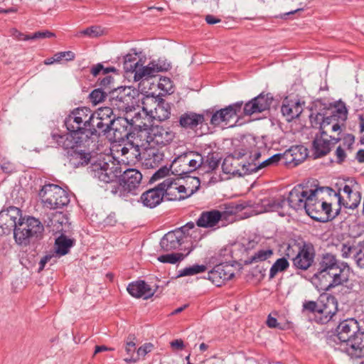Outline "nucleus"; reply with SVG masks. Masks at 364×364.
<instances>
[{
	"instance_id": "nucleus-1",
	"label": "nucleus",
	"mask_w": 364,
	"mask_h": 364,
	"mask_svg": "<svg viewBox=\"0 0 364 364\" xmlns=\"http://www.w3.org/2000/svg\"><path fill=\"white\" fill-rule=\"evenodd\" d=\"M93 121L90 108H75L64 119V125L68 132L63 134L52 133L51 137L63 149L87 148L97 139V131Z\"/></svg>"
},
{
	"instance_id": "nucleus-2",
	"label": "nucleus",
	"mask_w": 364,
	"mask_h": 364,
	"mask_svg": "<svg viewBox=\"0 0 364 364\" xmlns=\"http://www.w3.org/2000/svg\"><path fill=\"white\" fill-rule=\"evenodd\" d=\"M312 282L319 291H328L348 281L350 267L332 253L321 255L315 264Z\"/></svg>"
},
{
	"instance_id": "nucleus-3",
	"label": "nucleus",
	"mask_w": 364,
	"mask_h": 364,
	"mask_svg": "<svg viewBox=\"0 0 364 364\" xmlns=\"http://www.w3.org/2000/svg\"><path fill=\"white\" fill-rule=\"evenodd\" d=\"M90 146L63 149L67 151L69 163L74 168L85 166L90 164L87 170L90 175L99 181L109 183L114 181L120 171L117 167L110 166L102 156H92L89 150Z\"/></svg>"
},
{
	"instance_id": "nucleus-4",
	"label": "nucleus",
	"mask_w": 364,
	"mask_h": 364,
	"mask_svg": "<svg viewBox=\"0 0 364 364\" xmlns=\"http://www.w3.org/2000/svg\"><path fill=\"white\" fill-rule=\"evenodd\" d=\"M310 196V190L299 184L289 193L288 198L280 196L278 198H266L260 200L264 212L278 211L288 203L289 206L294 210H303L306 205V198Z\"/></svg>"
},
{
	"instance_id": "nucleus-5",
	"label": "nucleus",
	"mask_w": 364,
	"mask_h": 364,
	"mask_svg": "<svg viewBox=\"0 0 364 364\" xmlns=\"http://www.w3.org/2000/svg\"><path fill=\"white\" fill-rule=\"evenodd\" d=\"M175 133L169 127L156 125L151 126L148 130L141 131L137 134L141 143L131 144L136 152L139 148L143 150L154 149L155 146H165L172 141Z\"/></svg>"
},
{
	"instance_id": "nucleus-6",
	"label": "nucleus",
	"mask_w": 364,
	"mask_h": 364,
	"mask_svg": "<svg viewBox=\"0 0 364 364\" xmlns=\"http://www.w3.org/2000/svg\"><path fill=\"white\" fill-rule=\"evenodd\" d=\"M44 226L41 222L32 216L22 218L17 223V228L14 229V240L22 247H27L35 244L42 239Z\"/></svg>"
},
{
	"instance_id": "nucleus-7",
	"label": "nucleus",
	"mask_w": 364,
	"mask_h": 364,
	"mask_svg": "<svg viewBox=\"0 0 364 364\" xmlns=\"http://www.w3.org/2000/svg\"><path fill=\"white\" fill-rule=\"evenodd\" d=\"M38 196L43 206L49 209H58L67 206L70 196L66 191L58 185L48 183L42 186Z\"/></svg>"
},
{
	"instance_id": "nucleus-8",
	"label": "nucleus",
	"mask_w": 364,
	"mask_h": 364,
	"mask_svg": "<svg viewBox=\"0 0 364 364\" xmlns=\"http://www.w3.org/2000/svg\"><path fill=\"white\" fill-rule=\"evenodd\" d=\"M191 183L193 184V188L189 193L186 194L187 188L183 185H179L173 178H166L160 183L161 192L164 198L168 201L182 200L188 198L195 192H196L200 185V181L198 177L191 178Z\"/></svg>"
},
{
	"instance_id": "nucleus-9",
	"label": "nucleus",
	"mask_w": 364,
	"mask_h": 364,
	"mask_svg": "<svg viewBox=\"0 0 364 364\" xmlns=\"http://www.w3.org/2000/svg\"><path fill=\"white\" fill-rule=\"evenodd\" d=\"M112 166L116 167L114 164ZM117 167L120 171V173H122L120 167ZM141 179L142 174L140 171L134 168H128L122 174L119 173L114 181L108 183L116 182L117 186H112L111 192L113 194H119L121 196L124 191L136 194L134 191L139 188Z\"/></svg>"
},
{
	"instance_id": "nucleus-10",
	"label": "nucleus",
	"mask_w": 364,
	"mask_h": 364,
	"mask_svg": "<svg viewBox=\"0 0 364 364\" xmlns=\"http://www.w3.org/2000/svg\"><path fill=\"white\" fill-rule=\"evenodd\" d=\"M131 87H119L114 88L109 96V102L112 109L119 111L131 112L134 108V95H132Z\"/></svg>"
},
{
	"instance_id": "nucleus-11",
	"label": "nucleus",
	"mask_w": 364,
	"mask_h": 364,
	"mask_svg": "<svg viewBox=\"0 0 364 364\" xmlns=\"http://www.w3.org/2000/svg\"><path fill=\"white\" fill-rule=\"evenodd\" d=\"M92 118L97 131V139L101 135H106L111 132L112 122L117 117L114 116L113 109L109 107L98 108L96 111L91 110Z\"/></svg>"
},
{
	"instance_id": "nucleus-12",
	"label": "nucleus",
	"mask_w": 364,
	"mask_h": 364,
	"mask_svg": "<svg viewBox=\"0 0 364 364\" xmlns=\"http://www.w3.org/2000/svg\"><path fill=\"white\" fill-rule=\"evenodd\" d=\"M297 254L292 257L294 267L300 270H307L314 262L316 250L310 242L302 241L296 244Z\"/></svg>"
},
{
	"instance_id": "nucleus-13",
	"label": "nucleus",
	"mask_w": 364,
	"mask_h": 364,
	"mask_svg": "<svg viewBox=\"0 0 364 364\" xmlns=\"http://www.w3.org/2000/svg\"><path fill=\"white\" fill-rule=\"evenodd\" d=\"M22 212L20 208L9 206L0 212V236L14 233L17 223L22 219Z\"/></svg>"
},
{
	"instance_id": "nucleus-14",
	"label": "nucleus",
	"mask_w": 364,
	"mask_h": 364,
	"mask_svg": "<svg viewBox=\"0 0 364 364\" xmlns=\"http://www.w3.org/2000/svg\"><path fill=\"white\" fill-rule=\"evenodd\" d=\"M274 97L270 92H262L245 104L243 107L244 115L250 116L255 113H260L270 108Z\"/></svg>"
},
{
	"instance_id": "nucleus-15",
	"label": "nucleus",
	"mask_w": 364,
	"mask_h": 364,
	"mask_svg": "<svg viewBox=\"0 0 364 364\" xmlns=\"http://www.w3.org/2000/svg\"><path fill=\"white\" fill-rule=\"evenodd\" d=\"M326 191L328 195H333L338 198V205L344 206L346 208L355 209L360 203L361 194L358 191H353L352 188L348 185H345L343 188V191L346 194V198H343L341 196V188L338 192H336L333 188L330 187H326Z\"/></svg>"
},
{
	"instance_id": "nucleus-16",
	"label": "nucleus",
	"mask_w": 364,
	"mask_h": 364,
	"mask_svg": "<svg viewBox=\"0 0 364 364\" xmlns=\"http://www.w3.org/2000/svg\"><path fill=\"white\" fill-rule=\"evenodd\" d=\"M324 190L326 191V187H319L314 190L310 189V196L306 198V205L304 208L308 215L318 222L328 221V218L321 215V201L317 198L318 192H323Z\"/></svg>"
},
{
	"instance_id": "nucleus-17",
	"label": "nucleus",
	"mask_w": 364,
	"mask_h": 364,
	"mask_svg": "<svg viewBox=\"0 0 364 364\" xmlns=\"http://www.w3.org/2000/svg\"><path fill=\"white\" fill-rule=\"evenodd\" d=\"M235 276L234 267L228 263L216 264L208 272V279L216 287H221Z\"/></svg>"
},
{
	"instance_id": "nucleus-18",
	"label": "nucleus",
	"mask_w": 364,
	"mask_h": 364,
	"mask_svg": "<svg viewBox=\"0 0 364 364\" xmlns=\"http://www.w3.org/2000/svg\"><path fill=\"white\" fill-rule=\"evenodd\" d=\"M359 323L354 318H349L341 321L336 328V337L341 344L346 346L359 330Z\"/></svg>"
},
{
	"instance_id": "nucleus-19",
	"label": "nucleus",
	"mask_w": 364,
	"mask_h": 364,
	"mask_svg": "<svg viewBox=\"0 0 364 364\" xmlns=\"http://www.w3.org/2000/svg\"><path fill=\"white\" fill-rule=\"evenodd\" d=\"M171 68L168 63H163L160 64L155 61L150 62L146 66H143L139 64L137 70H136L134 78L135 81H139L142 79H149L156 75L159 72L166 71Z\"/></svg>"
},
{
	"instance_id": "nucleus-20",
	"label": "nucleus",
	"mask_w": 364,
	"mask_h": 364,
	"mask_svg": "<svg viewBox=\"0 0 364 364\" xmlns=\"http://www.w3.org/2000/svg\"><path fill=\"white\" fill-rule=\"evenodd\" d=\"M224 215L225 213L215 209L205 210L200 213L196 224L199 228L216 229L220 227Z\"/></svg>"
},
{
	"instance_id": "nucleus-21",
	"label": "nucleus",
	"mask_w": 364,
	"mask_h": 364,
	"mask_svg": "<svg viewBox=\"0 0 364 364\" xmlns=\"http://www.w3.org/2000/svg\"><path fill=\"white\" fill-rule=\"evenodd\" d=\"M111 131L113 132L114 139L116 142L124 141L125 139L129 140L132 123L125 118L118 117L112 122Z\"/></svg>"
},
{
	"instance_id": "nucleus-22",
	"label": "nucleus",
	"mask_w": 364,
	"mask_h": 364,
	"mask_svg": "<svg viewBox=\"0 0 364 364\" xmlns=\"http://www.w3.org/2000/svg\"><path fill=\"white\" fill-rule=\"evenodd\" d=\"M338 311V301L333 296H321L319 298L318 314L322 323L328 322Z\"/></svg>"
},
{
	"instance_id": "nucleus-23",
	"label": "nucleus",
	"mask_w": 364,
	"mask_h": 364,
	"mask_svg": "<svg viewBox=\"0 0 364 364\" xmlns=\"http://www.w3.org/2000/svg\"><path fill=\"white\" fill-rule=\"evenodd\" d=\"M348 110L346 107L344 102H339L338 107H336V109L332 112L330 116L323 117V119L320 123V134H321V136H324L327 135L326 132L325 131V128L330 125L331 124H333L335 122L338 121L339 119L344 122L347 119Z\"/></svg>"
},
{
	"instance_id": "nucleus-24",
	"label": "nucleus",
	"mask_w": 364,
	"mask_h": 364,
	"mask_svg": "<svg viewBox=\"0 0 364 364\" xmlns=\"http://www.w3.org/2000/svg\"><path fill=\"white\" fill-rule=\"evenodd\" d=\"M205 122V112L202 114L193 112H186L182 114L178 119L179 126L186 130L196 131L199 125Z\"/></svg>"
},
{
	"instance_id": "nucleus-25",
	"label": "nucleus",
	"mask_w": 364,
	"mask_h": 364,
	"mask_svg": "<svg viewBox=\"0 0 364 364\" xmlns=\"http://www.w3.org/2000/svg\"><path fill=\"white\" fill-rule=\"evenodd\" d=\"M184 242L180 229H175L165 234L161 239L160 246L164 252L177 250Z\"/></svg>"
},
{
	"instance_id": "nucleus-26",
	"label": "nucleus",
	"mask_w": 364,
	"mask_h": 364,
	"mask_svg": "<svg viewBox=\"0 0 364 364\" xmlns=\"http://www.w3.org/2000/svg\"><path fill=\"white\" fill-rule=\"evenodd\" d=\"M345 350L351 357L356 358L364 357V329L359 327L358 333L351 338Z\"/></svg>"
},
{
	"instance_id": "nucleus-27",
	"label": "nucleus",
	"mask_w": 364,
	"mask_h": 364,
	"mask_svg": "<svg viewBox=\"0 0 364 364\" xmlns=\"http://www.w3.org/2000/svg\"><path fill=\"white\" fill-rule=\"evenodd\" d=\"M304 104V102L301 103L299 100L295 101L286 98L284 100L281 107L282 115L287 122H291L293 119L298 118L302 113V105Z\"/></svg>"
},
{
	"instance_id": "nucleus-28",
	"label": "nucleus",
	"mask_w": 364,
	"mask_h": 364,
	"mask_svg": "<svg viewBox=\"0 0 364 364\" xmlns=\"http://www.w3.org/2000/svg\"><path fill=\"white\" fill-rule=\"evenodd\" d=\"M127 290L132 296L144 299L151 298L155 293V291L143 280L130 283L127 286Z\"/></svg>"
},
{
	"instance_id": "nucleus-29",
	"label": "nucleus",
	"mask_w": 364,
	"mask_h": 364,
	"mask_svg": "<svg viewBox=\"0 0 364 364\" xmlns=\"http://www.w3.org/2000/svg\"><path fill=\"white\" fill-rule=\"evenodd\" d=\"M160 183L154 188H151L141 196L140 200L142 204L149 208H153L159 205L164 199Z\"/></svg>"
},
{
	"instance_id": "nucleus-30",
	"label": "nucleus",
	"mask_w": 364,
	"mask_h": 364,
	"mask_svg": "<svg viewBox=\"0 0 364 364\" xmlns=\"http://www.w3.org/2000/svg\"><path fill=\"white\" fill-rule=\"evenodd\" d=\"M364 240L360 241L357 245H350L349 244H343L341 250V255L343 258L352 257L355 260L358 267L360 266V257H363Z\"/></svg>"
},
{
	"instance_id": "nucleus-31",
	"label": "nucleus",
	"mask_w": 364,
	"mask_h": 364,
	"mask_svg": "<svg viewBox=\"0 0 364 364\" xmlns=\"http://www.w3.org/2000/svg\"><path fill=\"white\" fill-rule=\"evenodd\" d=\"M185 161L184 154L178 156L173 161L170 166V170L172 174L178 176L181 178H188L191 181L192 177L188 175L190 173V171H188L189 168L187 166V164L185 163Z\"/></svg>"
},
{
	"instance_id": "nucleus-32",
	"label": "nucleus",
	"mask_w": 364,
	"mask_h": 364,
	"mask_svg": "<svg viewBox=\"0 0 364 364\" xmlns=\"http://www.w3.org/2000/svg\"><path fill=\"white\" fill-rule=\"evenodd\" d=\"M321 134L316 136L312 143L313 155L314 159H318L327 155L330 151L331 142L328 139H323Z\"/></svg>"
},
{
	"instance_id": "nucleus-33",
	"label": "nucleus",
	"mask_w": 364,
	"mask_h": 364,
	"mask_svg": "<svg viewBox=\"0 0 364 364\" xmlns=\"http://www.w3.org/2000/svg\"><path fill=\"white\" fill-rule=\"evenodd\" d=\"M149 113L154 119H157L161 122L164 121L171 115V105L164 99L159 98L156 107L154 110H150Z\"/></svg>"
},
{
	"instance_id": "nucleus-34",
	"label": "nucleus",
	"mask_w": 364,
	"mask_h": 364,
	"mask_svg": "<svg viewBox=\"0 0 364 364\" xmlns=\"http://www.w3.org/2000/svg\"><path fill=\"white\" fill-rule=\"evenodd\" d=\"M186 159L185 163L189 168L190 173L196 170L203 171V164L204 162V157L198 152L189 151L183 153Z\"/></svg>"
},
{
	"instance_id": "nucleus-35",
	"label": "nucleus",
	"mask_w": 364,
	"mask_h": 364,
	"mask_svg": "<svg viewBox=\"0 0 364 364\" xmlns=\"http://www.w3.org/2000/svg\"><path fill=\"white\" fill-rule=\"evenodd\" d=\"M75 244L74 239L68 238L65 235L62 234L55 239V255L60 256L65 255L69 252L70 248L72 247Z\"/></svg>"
},
{
	"instance_id": "nucleus-36",
	"label": "nucleus",
	"mask_w": 364,
	"mask_h": 364,
	"mask_svg": "<svg viewBox=\"0 0 364 364\" xmlns=\"http://www.w3.org/2000/svg\"><path fill=\"white\" fill-rule=\"evenodd\" d=\"M228 159H225L222 164L223 171L225 173H230L231 171L232 173H237L239 176H244V175H248L251 174L252 173L257 172L258 170L261 169L259 164L252 162V163H246L244 164L242 166V172H239V171H234V170H228L226 168V164L228 163Z\"/></svg>"
},
{
	"instance_id": "nucleus-37",
	"label": "nucleus",
	"mask_w": 364,
	"mask_h": 364,
	"mask_svg": "<svg viewBox=\"0 0 364 364\" xmlns=\"http://www.w3.org/2000/svg\"><path fill=\"white\" fill-rule=\"evenodd\" d=\"M242 106L243 102L240 101L222 108L225 120V125H228L231 120L238 118L239 113L241 112Z\"/></svg>"
},
{
	"instance_id": "nucleus-38",
	"label": "nucleus",
	"mask_w": 364,
	"mask_h": 364,
	"mask_svg": "<svg viewBox=\"0 0 364 364\" xmlns=\"http://www.w3.org/2000/svg\"><path fill=\"white\" fill-rule=\"evenodd\" d=\"M221 161L220 154L217 152H210L204 157L203 164V171L204 173H212L218 168Z\"/></svg>"
},
{
	"instance_id": "nucleus-39",
	"label": "nucleus",
	"mask_w": 364,
	"mask_h": 364,
	"mask_svg": "<svg viewBox=\"0 0 364 364\" xmlns=\"http://www.w3.org/2000/svg\"><path fill=\"white\" fill-rule=\"evenodd\" d=\"M205 120L210 118V124L214 127L220 126L222 123L225 124L223 111L222 109L215 110V108H210L204 111Z\"/></svg>"
},
{
	"instance_id": "nucleus-40",
	"label": "nucleus",
	"mask_w": 364,
	"mask_h": 364,
	"mask_svg": "<svg viewBox=\"0 0 364 364\" xmlns=\"http://www.w3.org/2000/svg\"><path fill=\"white\" fill-rule=\"evenodd\" d=\"M274 254L273 250H259L255 252V254L244 261L245 265L251 264L264 262L270 258Z\"/></svg>"
},
{
	"instance_id": "nucleus-41",
	"label": "nucleus",
	"mask_w": 364,
	"mask_h": 364,
	"mask_svg": "<svg viewBox=\"0 0 364 364\" xmlns=\"http://www.w3.org/2000/svg\"><path fill=\"white\" fill-rule=\"evenodd\" d=\"M141 60H137L136 53L133 54L129 53L124 56V70L126 73H135L137 70Z\"/></svg>"
},
{
	"instance_id": "nucleus-42",
	"label": "nucleus",
	"mask_w": 364,
	"mask_h": 364,
	"mask_svg": "<svg viewBox=\"0 0 364 364\" xmlns=\"http://www.w3.org/2000/svg\"><path fill=\"white\" fill-rule=\"evenodd\" d=\"M193 249L194 247L191 246L186 255L183 253H171L163 255L158 257V260L162 263L176 264L177 262L183 260L193 251Z\"/></svg>"
},
{
	"instance_id": "nucleus-43",
	"label": "nucleus",
	"mask_w": 364,
	"mask_h": 364,
	"mask_svg": "<svg viewBox=\"0 0 364 364\" xmlns=\"http://www.w3.org/2000/svg\"><path fill=\"white\" fill-rule=\"evenodd\" d=\"M289 267V262L285 257L279 258L270 268L269 279L274 278L277 273L286 271Z\"/></svg>"
},
{
	"instance_id": "nucleus-44",
	"label": "nucleus",
	"mask_w": 364,
	"mask_h": 364,
	"mask_svg": "<svg viewBox=\"0 0 364 364\" xmlns=\"http://www.w3.org/2000/svg\"><path fill=\"white\" fill-rule=\"evenodd\" d=\"M153 348L154 345L152 343H146L137 349L135 357L126 358L124 361L127 363H136L140 359V357H144L147 353H150Z\"/></svg>"
},
{
	"instance_id": "nucleus-45",
	"label": "nucleus",
	"mask_w": 364,
	"mask_h": 364,
	"mask_svg": "<svg viewBox=\"0 0 364 364\" xmlns=\"http://www.w3.org/2000/svg\"><path fill=\"white\" fill-rule=\"evenodd\" d=\"M102 34L103 30L101 28V27L97 26H92L82 31H77L75 34V36L78 38L82 36H87L92 38L99 37Z\"/></svg>"
},
{
	"instance_id": "nucleus-46",
	"label": "nucleus",
	"mask_w": 364,
	"mask_h": 364,
	"mask_svg": "<svg viewBox=\"0 0 364 364\" xmlns=\"http://www.w3.org/2000/svg\"><path fill=\"white\" fill-rule=\"evenodd\" d=\"M206 269L207 267L204 264H194L180 270L178 272V277H186L197 274L205 272Z\"/></svg>"
},
{
	"instance_id": "nucleus-47",
	"label": "nucleus",
	"mask_w": 364,
	"mask_h": 364,
	"mask_svg": "<svg viewBox=\"0 0 364 364\" xmlns=\"http://www.w3.org/2000/svg\"><path fill=\"white\" fill-rule=\"evenodd\" d=\"M108 92L100 87L97 89H95L90 94V102L95 105L100 103L105 100V99L108 97Z\"/></svg>"
},
{
	"instance_id": "nucleus-48",
	"label": "nucleus",
	"mask_w": 364,
	"mask_h": 364,
	"mask_svg": "<svg viewBox=\"0 0 364 364\" xmlns=\"http://www.w3.org/2000/svg\"><path fill=\"white\" fill-rule=\"evenodd\" d=\"M21 37L20 40L28 41V40H36L39 38H52L55 36V33L49 31H40L35 32L31 36L20 34Z\"/></svg>"
},
{
	"instance_id": "nucleus-49",
	"label": "nucleus",
	"mask_w": 364,
	"mask_h": 364,
	"mask_svg": "<svg viewBox=\"0 0 364 364\" xmlns=\"http://www.w3.org/2000/svg\"><path fill=\"white\" fill-rule=\"evenodd\" d=\"M57 262V256L55 253L52 254H47L46 255L43 256L38 264V272H41L43 271L46 267V264L47 263H50V265L54 264Z\"/></svg>"
},
{
	"instance_id": "nucleus-50",
	"label": "nucleus",
	"mask_w": 364,
	"mask_h": 364,
	"mask_svg": "<svg viewBox=\"0 0 364 364\" xmlns=\"http://www.w3.org/2000/svg\"><path fill=\"white\" fill-rule=\"evenodd\" d=\"M102 71L103 75H107L110 72H116L117 69L114 67L104 68L102 64L97 63L93 65L90 70V73L95 77L98 75Z\"/></svg>"
},
{
	"instance_id": "nucleus-51",
	"label": "nucleus",
	"mask_w": 364,
	"mask_h": 364,
	"mask_svg": "<svg viewBox=\"0 0 364 364\" xmlns=\"http://www.w3.org/2000/svg\"><path fill=\"white\" fill-rule=\"evenodd\" d=\"M99 80H100L99 85H100V87L102 88L103 90L107 91L109 92V94L110 95L111 92H112L113 89L115 88L112 85L114 83V78L110 75H106L102 79H99Z\"/></svg>"
},
{
	"instance_id": "nucleus-52",
	"label": "nucleus",
	"mask_w": 364,
	"mask_h": 364,
	"mask_svg": "<svg viewBox=\"0 0 364 364\" xmlns=\"http://www.w3.org/2000/svg\"><path fill=\"white\" fill-rule=\"evenodd\" d=\"M321 208H320V211L321 212V217H326L328 220H331L335 218L336 215L332 214L331 204L328 203L325 201H321Z\"/></svg>"
},
{
	"instance_id": "nucleus-53",
	"label": "nucleus",
	"mask_w": 364,
	"mask_h": 364,
	"mask_svg": "<svg viewBox=\"0 0 364 364\" xmlns=\"http://www.w3.org/2000/svg\"><path fill=\"white\" fill-rule=\"evenodd\" d=\"M135 338L132 335H129L127 337V341H126V346H125V350L128 355H130V357H135L134 352L136 350V344L132 341Z\"/></svg>"
},
{
	"instance_id": "nucleus-54",
	"label": "nucleus",
	"mask_w": 364,
	"mask_h": 364,
	"mask_svg": "<svg viewBox=\"0 0 364 364\" xmlns=\"http://www.w3.org/2000/svg\"><path fill=\"white\" fill-rule=\"evenodd\" d=\"M55 60L57 63L65 59L66 61L73 60L75 59V55L72 51H63L55 53Z\"/></svg>"
},
{
	"instance_id": "nucleus-55",
	"label": "nucleus",
	"mask_w": 364,
	"mask_h": 364,
	"mask_svg": "<svg viewBox=\"0 0 364 364\" xmlns=\"http://www.w3.org/2000/svg\"><path fill=\"white\" fill-rule=\"evenodd\" d=\"M282 159V155L281 154H276L269 159L264 160L262 163H259L261 168L267 167L271 165L277 164L281 159Z\"/></svg>"
},
{
	"instance_id": "nucleus-56",
	"label": "nucleus",
	"mask_w": 364,
	"mask_h": 364,
	"mask_svg": "<svg viewBox=\"0 0 364 364\" xmlns=\"http://www.w3.org/2000/svg\"><path fill=\"white\" fill-rule=\"evenodd\" d=\"M139 138H137V136L136 137H134V141H129V146H130V148L127 147V146H124L122 148V154L123 156H126L127 154H128L129 153V151H131V154L133 156H138V155H140V149H141V147H139V151L136 152V151H134L133 149H132V146L131 145V144H136V143H139Z\"/></svg>"
},
{
	"instance_id": "nucleus-57",
	"label": "nucleus",
	"mask_w": 364,
	"mask_h": 364,
	"mask_svg": "<svg viewBox=\"0 0 364 364\" xmlns=\"http://www.w3.org/2000/svg\"><path fill=\"white\" fill-rule=\"evenodd\" d=\"M171 171L170 168H167L166 166H163L160 168L158 171H156L153 176H151L150 181H155L161 178H164L168 175Z\"/></svg>"
},
{
	"instance_id": "nucleus-58",
	"label": "nucleus",
	"mask_w": 364,
	"mask_h": 364,
	"mask_svg": "<svg viewBox=\"0 0 364 364\" xmlns=\"http://www.w3.org/2000/svg\"><path fill=\"white\" fill-rule=\"evenodd\" d=\"M304 310L309 311L311 313H318L319 310V301L318 302L314 301H305L303 304Z\"/></svg>"
},
{
	"instance_id": "nucleus-59",
	"label": "nucleus",
	"mask_w": 364,
	"mask_h": 364,
	"mask_svg": "<svg viewBox=\"0 0 364 364\" xmlns=\"http://www.w3.org/2000/svg\"><path fill=\"white\" fill-rule=\"evenodd\" d=\"M335 156L338 164H342L346 161L347 156L345 149L341 146L337 147L335 151Z\"/></svg>"
},
{
	"instance_id": "nucleus-60",
	"label": "nucleus",
	"mask_w": 364,
	"mask_h": 364,
	"mask_svg": "<svg viewBox=\"0 0 364 364\" xmlns=\"http://www.w3.org/2000/svg\"><path fill=\"white\" fill-rule=\"evenodd\" d=\"M343 141L344 147H346L348 151H351L355 142V136L351 134H347L344 136Z\"/></svg>"
},
{
	"instance_id": "nucleus-61",
	"label": "nucleus",
	"mask_w": 364,
	"mask_h": 364,
	"mask_svg": "<svg viewBox=\"0 0 364 364\" xmlns=\"http://www.w3.org/2000/svg\"><path fill=\"white\" fill-rule=\"evenodd\" d=\"M267 326L269 328H274L278 329H283V327L281 323L277 322V320L276 318L272 317L271 314H269L267 317V321H266Z\"/></svg>"
},
{
	"instance_id": "nucleus-62",
	"label": "nucleus",
	"mask_w": 364,
	"mask_h": 364,
	"mask_svg": "<svg viewBox=\"0 0 364 364\" xmlns=\"http://www.w3.org/2000/svg\"><path fill=\"white\" fill-rule=\"evenodd\" d=\"M195 225H196V224L193 222H188L185 225L178 228V229H180L181 231L182 239L183 240H184V238H186L187 237V235H188V232L190 230H192L195 228Z\"/></svg>"
},
{
	"instance_id": "nucleus-63",
	"label": "nucleus",
	"mask_w": 364,
	"mask_h": 364,
	"mask_svg": "<svg viewBox=\"0 0 364 364\" xmlns=\"http://www.w3.org/2000/svg\"><path fill=\"white\" fill-rule=\"evenodd\" d=\"M171 82L169 78L164 77L160 79V81L159 82V87L161 90L168 91L171 89Z\"/></svg>"
},
{
	"instance_id": "nucleus-64",
	"label": "nucleus",
	"mask_w": 364,
	"mask_h": 364,
	"mask_svg": "<svg viewBox=\"0 0 364 364\" xmlns=\"http://www.w3.org/2000/svg\"><path fill=\"white\" fill-rule=\"evenodd\" d=\"M323 115L321 113H316V114H311L309 116L310 122L312 126L320 125L323 119Z\"/></svg>"
}]
</instances>
